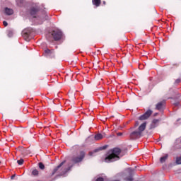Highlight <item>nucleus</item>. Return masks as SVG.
<instances>
[{"mask_svg":"<svg viewBox=\"0 0 181 181\" xmlns=\"http://www.w3.org/2000/svg\"><path fill=\"white\" fill-rule=\"evenodd\" d=\"M39 11H40L38 7H33L30 9V15L31 16H33V21L35 22V25H42V23H43V22H45V21H47V19H48V16L47 14H46V11L43 12V14L42 16H35V15H36V13H37V12H39Z\"/></svg>","mask_w":181,"mask_h":181,"instance_id":"f257e3e1","label":"nucleus"},{"mask_svg":"<svg viewBox=\"0 0 181 181\" xmlns=\"http://www.w3.org/2000/svg\"><path fill=\"white\" fill-rule=\"evenodd\" d=\"M121 153V148H114L112 150H110L105 158V162L106 163H111V162H115L119 160V154Z\"/></svg>","mask_w":181,"mask_h":181,"instance_id":"f03ea898","label":"nucleus"},{"mask_svg":"<svg viewBox=\"0 0 181 181\" xmlns=\"http://www.w3.org/2000/svg\"><path fill=\"white\" fill-rule=\"evenodd\" d=\"M52 36L55 42H58V40H62V39L64 37L63 32H62V30H54L52 33Z\"/></svg>","mask_w":181,"mask_h":181,"instance_id":"7ed1b4c3","label":"nucleus"},{"mask_svg":"<svg viewBox=\"0 0 181 181\" xmlns=\"http://www.w3.org/2000/svg\"><path fill=\"white\" fill-rule=\"evenodd\" d=\"M86 158V153L84 151H81L78 156H74L71 159V162L73 163H80V162H83V159Z\"/></svg>","mask_w":181,"mask_h":181,"instance_id":"20e7f679","label":"nucleus"},{"mask_svg":"<svg viewBox=\"0 0 181 181\" xmlns=\"http://www.w3.org/2000/svg\"><path fill=\"white\" fill-rule=\"evenodd\" d=\"M32 32L33 30L30 28H25L22 32V36L26 40V42H29L30 37V35H32Z\"/></svg>","mask_w":181,"mask_h":181,"instance_id":"39448f33","label":"nucleus"},{"mask_svg":"<svg viewBox=\"0 0 181 181\" xmlns=\"http://www.w3.org/2000/svg\"><path fill=\"white\" fill-rule=\"evenodd\" d=\"M152 112H153L151 109L148 110L144 114L139 117V121H145V119H148V118L152 115Z\"/></svg>","mask_w":181,"mask_h":181,"instance_id":"423d86ee","label":"nucleus"},{"mask_svg":"<svg viewBox=\"0 0 181 181\" xmlns=\"http://www.w3.org/2000/svg\"><path fill=\"white\" fill-rule=\"evenodd\" d=\"M106 148H108V145H105V146H100V147L93 150V151H90L89 156H94L95 153H97V152H100V151H104V150H105Z\"/></svg>","mask_w":181,"mask_h":181,"instance_id":"0eeeda50","label":"nucleus"},{"mask_svg":"<svg viewBox=\"0 0 181 181\" xmlns=\"http://www.w3.org/2000/svg\"><path fill=\"white\" fill-rule=\"evenodd\" d=\"M141 135L142 134L139 131H134L130 134V138L131 139H138L141 138Z\"/></svg>","mask_w":181,"mask_h":181,"instance_id":"6e6552de","label":"nucleus"},{"mask_svg":"<svg viewBox=\"0 0 181 181\" xmlns=\"http://www.w3.org/2000/svg\"><path fill=\"white\" fill-rule=\"evenodd\" d=\"M165 104H166V102L165 100L159 102L156 105V110H158V111H162V110H163V107H165Z\"/></svg>","mask_w":181,"mask_h":181,"instance_id":"1a4fd4ad","label":"nucleus"},{"mask_svg":"<svg viewBox=\"0 0 181 181\" xmlns=\"http://www.w3.org/2000/svg\"><path fill=\"white\" fill-rule=\"evenodd\" d=\"M71 168H73V165L69 164L68 168H64V170H62L58 176H64V175H66L67 172L71 169Z\"/></svg>","mask_w":181,"mask_h":181,"instance_id":"9d476101","label":"nucleus"},{"mask_svg":"<svg viewBox=\"0 0 181 181\" xmlns=\"http://www.w3.org/2000/svg\"><path fill=\"white\" fill-rule=\"evenodd\" d=\"M129 173L130 175L128 176V177H126L124 178V180L125 181H134V177H133L134 170L129 168Z\"/></svg>","mask_w":181,"mask_h":181,"instance_id":"9b49d317","label":"nucleus"},{"mask_svg":"<svg viewBox=\"0 0 181 181\" xmlns=\"http://www.w3.org/2000/svg\"><path fill=\"white\" fill-rule=\"evenodd\" d=\"M64 163H66V160L62 161L58 166H57L55 168H54L52 173V176H53V175L56 174L57 173V170H59V169H60V168H62Z\"/></svg>","mask_w":181,"mask_h":181,"instance_id":"f8f14e48","label":"nucleus"},{"mask_svg":"<svg viewBox=\"0 0 181 181\" xmlns=\"http://www.w3.org/2000/svg\"><path fill=\"white\" fill-rule=\"evenodd\" d=\"M158 124H159V119H153V121H152V123H151V124L150 128H151V129L156 128V127H158Z\"/></svg>","mask_w":181,"mask_h":181,"instance_id":"ddd939ff","label":"nucleus"},{"mask_svg":"<svg viewBox=\"0 0 181 181\" xmlns=\"http://www.w3.org/2000/svg\"><path fill=\"white\" fill-rule=\"evenodd\" d=\"M146 128V122L142 123L139 127V132H140V134H142L144 131H145Z\"/></svg>","mask_w":181,"mask_h":181,"instance_id":"4468645a","label":"nucleus"},{"mask_svg":"<svg viewBox=\"0 0 181 181\" xmlns=\"http://www.w3.org/2000/svg\"><path fill=\"white\" fill-rule=\"evenodd\" d=\"M4 12H5L6 15H8V16L13 15V10H12V8H9L8 7L5 8Z\"/></svg>","mask_w":181,"mask_h":181,"instance_id":"2eb2a0df","label":"nucleus"},{"mask_svg":"<svg viewBox=\"0 0 181 181\" xmlns=\"http://www.w3.org/2000/svg\"><path fill=\"white\" fill-rule=\"evenodd\" d=\"M104 135L102 134L101 133H98L97 134L95 135L94 138H95V141H100V139H103V138H104Z\"/></svg>","mask_w":181,"mask_h":181,"instance_id":"dca6fc26","label":"nucleus"},{"mask_svg":"<svg viewBox=\"0 0 181 181\" xmlns=\"http://www.w3.org/2000/svg\"><path fill=\"white\" fill-rule=\"evenodd\" d=\"M45 53L46 57H50V56H52V54H53V50L47 49L45 50Z\"/></svg>","mask_w":181,"mask_h":181,"instance_id":"f3484780","label":"nucleus"},{"mask_svg":"<svg viewBox=\"0 0 181 181\" xmlns=\"http://www.w3.org/2000/svg\"><path fill=\"white\" fill-rule=\"evenodd\" d=\"M92 3L95 6H100L101 5V0H92Z\"/></svg>","mask_w":181,"mask_h":181,"instance_id":"a211bd4d","label":"nucleus"},{"mask_svg":"<svg viewBox=\"0 0 181 181\" xmlns=\"http://www.w3.org/2000/svg\"><path fill=\"white\" fill-rule=\"evenodd\" d=\"M168 156H169L168 154H165L164 156L161 157L160 158V163H164V162H166V159H168Z\"/></svg>","mask_w":181,"mask_h":181,"instance_id":"6ab92c4d","label":"nucleus"},{"mask_svg":"<svg viewBox=\"0 0 181 181\" xmlns=\"http://www.w3.org/2000/svg\"><path fill=\"white\" fill-rule=\"evenodd\" d=\"M32 175H33V176H37L39 175V171L37 170H33L32 171Z\"/></svg>","mask_w":181,"mask_h":181,"instance_id":"aec40b11","label":"nucleus"},{"mask_svg":"<svg viewBox=\"0 0 181 181\" xmlns=\"http://www.w3.org/2000/svg\"><path fill=\"white\" fill-rule=\"evenodd\" d=\"M8 37H12L13 36V31L12 30H8Z\"/></svg>","mask_w":181,"mask_h":181,"instance_id":"412c9836","label":"nucleus"},{"mask_svg":"<svg viewBox=\"0 0 181 181\" xmlns=\"http://www.w3.org/2000/svg\"><path fill=\"white\" fill-rule=\"evenodd\" d=\"M38 166H39L40 169H41L42 170H43V169H45V164H43L42 163H39Z\"/></svg>","mask_w":181,"mask_h":181,"instance_id":"4be33fe9","label":"nucleus"},{"mask_svg":"<svg viewBox=\"0 0 181 181\" xmlns=\"http://www.w3.org/2000/svg\"><path fill=\"white\" fill-rule=\"evenodd\" d=\"M176 163L177 165H181V157H177Z\"/></svg>","mask_w":181,"mask_h":181,"instance_id":"5701e85b","label":"nucleus"},{"mask_svg":"<svg viewBox=\"0 0 181 181\" xmlns=\"http://www.w3.org/2000/svg\"><path fill=\"white\" fill-rule=\"evenodd\" d=\"M23 162H24L23 158H21L20 160H17V163L18 165H23Z\"/></svg>","mask_w":181,"mask_h":181,"instance_id":"b1692460","label":"nucleus"},{"mask_svg":"<svg viewBox=\"0 0 181 181\" xmlns=\"http://www.w3.org/2000/svg\"><path fill=\"white\" fill-rule=\"evenodd\" d=\"M96 181H104V178L99 177L96 179Z\"/></svg>","mask_w":181,"mask_h":181,"instance_id":"393cba45","label":"nucleus"},{"mask_svg":"<svg viewBox=\"0 0 181 181\" xmlns=\"http://www.w3.org/2000/svg\"><path fill=\"white\" fill-rule=\"evenodd\" d=\"M180 83V79H176L175 81V84H179Z\"/></svg>","mask_w":181,"mask_h":181,"instance_id":"a878e982","label":"nucleus"},{"mask_svg":"<svg viewBox=\"0 0 181 181\" xmlns=\"http://www.w3.org/2000/svg\"><path fill=\"white\" fill-rule=\"evenodd\" d=\"M3 25H4V26H8V22L4 21Z\"/></svg>","mask_w":181,"mask_h":181,"instance_id":"bb28decb","label":"nucleus"},{"mask_svg":"<svg viewBox=\"0 0 181 181\" xmlns=\"http://www.w3.org/2000/svg\"><path fill=\"white\" fill-rule=\"evenodd\" d=\"M117 136H122V132H119L117 134Z\"/></svg>","mask_w":181,"mask_h":181,"instance_id":"cd10ccee","label":"nucleus"},{"mask_svg":"<svg viewBox=\"0 0 181 181\" xmlns=\"http://www.w3.org/2000/svg\"><path fill=\"white\" fill-rule=\"evenodd\" d=\"M15 178V175H12L11 177V179H14Z\"/></svg>","mask_w":181,"mask_h":181,"instance_id":"c85d7f7f","label":"nucleus"},{"mask_svg":"<svg viewBox=\"0 0 181 181\" xmlns=\"http://www.w3.org/2000/svg\"><path fill=\"white\" fill-rule=\"evenodd\" d=\"M179 121H180V119H178L177 120V122H179Z\"/></svg>","mask_w":181,"mask_h":181,"instance_id":"c756f323","label":"nucleus"},{"mask_svg":"<svg viewBox=\"0 0 181 181\" xmlns=\"http://www.w3.org/2000/svg\"><path fill=\"white\" fill-rule=\"evenodd\" d=\"M103 4L105 5V1H103Z\"/></svg>","mask_w":181,"mask_h":181,"instance_id":"7c9ffc66","label":"nucleus"}]
</instances>
